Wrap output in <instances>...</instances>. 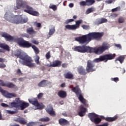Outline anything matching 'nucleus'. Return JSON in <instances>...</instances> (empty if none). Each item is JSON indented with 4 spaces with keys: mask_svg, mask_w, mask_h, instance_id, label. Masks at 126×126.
Here are the masks:
<instances>
[{
    "mask_svg": "<svg viewBox=\"0 0 126 126\" xmlns=\"http://www.w3.org/2000/svg\"><path fill=\"white\" fill-rule=\"evenodd\" d=\"M1 36L2 37H3V38H5L6 41H13V40L15 39L16 42L20 47H23V48H30V47H32L36 54H39V49L38 48H37V47H36V46L32 45V44L30 43L29 41H26L21 37H13L6 32L2 33L1 34Z\"/></svg>",
    "mask_w": 126,
    "mask_h": 126,
    "instance_id": "obj_1",
    "label": "nucleus"
},
{
    "mask_svg": "<svg viewBox=\"0 0 126 126\" xmlns=\"http://www.w3.org/2000/svg\"><path fill=\"white\" fill-rule=\"evenodd\" d=\"M104 35L103 32H90L88 34L84 35L75 38V41L79 42L80 44H88L92 40H99Z\"/></svg>",
    "mask_w": 126,
    "mask_h": 126,
    "instance_id": "obj_2",
    "label": "nucleus"
},
{
    "mask_svg": "<svg viewBox=\"0 0 126 126\" xmlns=\"http://www.w3.org/2000/svg\"><path fill=\"white\" fill-rule=\"evenodd\" d=\"M115 55L114 54H106L103 56H100L99 58L95 59L94 61L89 60L87 63V65L86 67V70L88 72H91V71H95V69L94 68L95 64L94 63H99V62H103L105 61V63L108 62L109 60H113L115 58Z\"/></svg>",
    "mask_w": 126,
    "mask_h": 126,
    "instance_id": "obj_3",
    "label": "nucleus"
},
{
    "mask_svg": "<svg viewBox=\"0 0 126 126\" xmlns=\"http://www.w3.org/2000/svg\"><path fill=\"white\" fill-rule=\"evenodd\" d=\"M13 54L15 56V57H19V62L22 64H24V65H27V66H29V67H35L36 66V64L35 63H33L31 57H29L26 54H21V51L19 50H17L15 52H13Z\"/></svg>",
    "mask_w": 126,
    "mask_h": 126,
    "instance_id": "obj_4",
    "label": "nucleus"
},
{
    "mask_svg": "<svg viewBox=\"0 0 126 126\" xmlns=\"http://www.w3.org/2000/svg\"><path fill=\"white\" fill-rule=\"evenodd\" d=\"M10 107H14L19 110H24L27 107H29V103L21 100L20 98H17L11 103Z\"/></svg>",
    "mask_w": 126,
    "mask_h": 126,
    "instance_id": "obj_5",
    "label": "nucleus"
},
{
    "mask_svg": "<svg viewBox=\"0 0 126 126\" xmlns=\"http://www.w3.org/2000/svg\"><path fill=\"white\" fill-rule=\"evenodd\" d=\"M23 8H25L24 11L29 13V14H31V15H33L34 16H39V14L38 12L33 10V8L29 5H28V3L26 1L25 4H22L21 6Z\"/></svg>",
    "mask_w": 126,
    "mask_h": 126,
    "instance_id": "obj_6",
    "label": "nucleus"
},
{
    "mask_svg": "<svg viewBox=\"0 0 126 126\" xmlns=\"http://www.w3.org/2000/svg\"><path fill=\"white\" fill-rule=\"evenodd\" d=\"M29 101L33 105V110H42L45 107L42 103H38V99L36 98L29 99Z\"/></svg>",
    "mask_w": 126,
    "mask_h": 126,
    "instance_id": "obj_7",
    "label": "nucleus"
},
{
    "mask_svg": "<svg viewBox=\"0 0 126 126\" xmlns=\"http://www.w3.org/2000/svg\"><path fill=\"white\" fill-rule=\"evenodd\" d=\"M72 91L75 93L79 101H80L82 104H84V105H86V100L84 98V97H83V96H82V94H81V91H80V89H79L78 86L73 88L72 89Z\"/></svg>",
    "mask_w": 126,
    "mask_h": 126,
    "instance_id": "obj_8",
    "label": "nucleus"
},
{
    "mask_svg": "<svg viewBox=\"0 0 126 126\" xmlns=\"http://www.w3.org/2000/svg\"><path fill=\"white\" fill-rule=\"evenodd\" d=\"M110 48V44L107 42H103L101 46L96 47V55H101L103 54L105 51L108 50Z\"/></svg>",
    "mask_w": 126,
    "mask_h": 126,
    "instance_id": "obj_9",
    "label": "nucleus"
},
{
    "mask_svg": "<svg viewBox=\"0 0 126 126\" xmlns=\"http://www.w3.org/2000/svg\"><path fill=\"white\" fill-rule=\"evenodd\" d=\"M88 117L90 119L91 122L94 123L96 125L99 124V123L101 122V119L99 118V116L94 113H89Z\"/></svg>",
    "mask_w": 126,
    "mask_h": 126,
    "instance_id": "obj_10",
    "label": "nucleus"
},
{
    "mask_svg": "<svg viewBox=\"0 0 126 126\" xmlns=\"http://www.w3.org/2000/svg\"><path fill=\"white\" fill-rule=\"evenodd\" d=\"M82 20H79L75 22V25H66L65 27L68 30H76V29H77V28H79V26H80V24L82 23Z\"/></svg>",
    "mask_w": 126,
    "mask_h": 126,
    "instance_id": "obj_11",
    "label": "nucleus"
},
{
    "mask_svg": "<svg viewBox=\"0 0 126 126\" xmlns=\"http://www.w3.org/2000/svg\"><path fill=\"white\" fill-rule=\"evenodd\" d=\"M96 52H97L96 47L93 48L87 46H84V53H94L95 55H97Z\"/></svg>",
    "mask_w": 126,
    "mask_h": 126,
    "instance_id": "obj_12",
    "label": "nucleus"
},
{
    "mask_svg": "<svg viewBox=\"0 0 126 126\" xmlns=\"http://www.w3.org/2000/svg\"><path fill=\"white\" fill-rule=\"evenodd\" d=\"M21 19V15H14L12 20H10L11 23H15V24H21L20 21Z\"/></svg>",
    "mask_w": 126,
    "mask_h": 126,
    "instance_id": "obj_13",
    "label": "nucleus"
},
{
    "mask_svg": "<svg viewBox=\"0 0 126 126\" xmlns=\"http://www.w3.org/2000/svg\"><path fill=\"white\" fill-rule=\"evenodd\" d=\"M14 15L12 14V13L9 10H8L6 12L4 15V18L9 22H10V20H12V18H13Z\"/></svg>",
    "mask_w": 126,
    "mask_h": 126,
    "instance_id": "obj_14",
    "label": "nucleus"
},
{
    "mask_svg": "<svg viewBox=\"0 0 126 126\" xmlns=\"http://www.w3.org/2000/svg\"><path fill=\"white\" fill-rule=\"evenodd\" d=\"M26 3V1H23L22 0H16V6L14 7L15 10H17V9H20L21 8V5L23 4H25Z\"/></svg>",
    "mask_w": 126,
    "mask_h": 126,
    "instance_id": "obj_15",
    "label": "nucleus"
},
{
    "mask_svg": "<svg viewBox=\"0 0 126 126\" xmlns=\"http://www.w3.org/2000/svg\"><path fill=\"white\" fill-rule=\"evenodd\" d=\"M72 50L75 52L84 53V46H74L72 47Z\"/></svg>",
    "mask_w": 126,
    "mask_h": 126,
    "instance_id": "obj_16",
    "label": "nucleus"
},
{
    "mask_svg": "<svg viewBox=\"0 0 126 126\" xmlns=\"http://www.w3.org/2000/svg\"><path fill=\"white\" fill-rule=\"evenodd\" d=\"M86 111H87V109L84 108V107H83V105H81L79 108V112H78L79 116H80V117H83V116L85 115Z\"/></svg>",
    "mask_w": 126,
    "mask_h": 126,
    "instance_id": "obj_17",
    "label": "nucleus"
},
{
    "mask_svg": "<svg viewBox=\"0 0 126 126\" xmlns=\"http://www.w3.org/2000/svg\"><path fill=\"white\" fill-rule=\"evenodd\" d=\"M46 112L50 115V116H55V113L54 109H53V107L52 105H48L47 108L45 109Z\"/></svg>",
    "mask_w": 126,
    "mask_h": 126,
    "instance_id": "obj_18",
    "label": "nucleus"
},
{
    "mask_svg": "<svg viewBox=\"0 0 126 126\" xmlns=\"http://www.w3.org/2000/svg\"><path fill=\"white\" fill-rule=\"evenodd\" d=\"M14 121H15V122H18V123L22 124V125H25V124L27 123L24 118L20 117H18L17 118H15Z\"/></svg>",
    "mask_w": 126,
    "mask_h": 126,
    "instance_id": "obj_19",
    "label": "nucleus"
},
{
    "mask_svg": "<svg viewBox=\"0 0 126 126\" xmlns=\"http://www.w3.org/2000/svg\"><path fill=\"white\" fill-rule=\"evenodd\" d=\"M3 96L6 98H13V97H16L17 95L15 93H8L7 92L5 91L3 94Z\"/></svg>",
    "mask_w": 126,
    "mask_h": 126,
    "instance_id": "obj_20",
    "label": "nucleus"
},
{
    "mask_svg": "<svg viewBox=\"0 0 126 126\" xmlns=\"http://www.w3.org/2000/svg\"><path fill=\"white\" fill-rule=\"evenodd\" d=\"M62 64V62L59 61H55L53 63H50L49 66L52 67H56L57 66H60Z\"/></svg>",
    "mask_w": 126,
    "mask_h": 126,
    "instance_id": "obj_21",
    "label": "nucleus"
},
{
    "mask_svg": "<svg viewBox=\"0 0 126 126\" xmlns=\"http://www.w3.org/2000/svg\"><path fill=\"white\" fill-rule=\"evenodd\" d=\"M48 84H51L50 82L47 80H43L38 84V86H39V87H45V86H47Z\"/></svg>",
    "mask_w": 126,
    "mask_h": 126,
    "instance_id": "obj_22",
    "label": "nucleus"
},
{
    "mask_svg": "<svg viewBox=\"0 0 126 126\" xmlns=\"http://www.w3.org/2000/svg\"><path fill=\"white\" fill-rule=\"evenodd\" d=\"M59 124L61 125V126H67L68 125H69L68 121L64 119H61L59 120Z\"/></svg>",
    "mask_w": 126,
    "mask_h": 126,
    "instance_id": "obj_23",
    "label": "nucleus"
},
{
    "mask_svg": "<svg viewBox=\"0 0 126 126\" xmlns=\"http://www.w3.org/2000/svg\"><path fill=\"white\" fill-rule=\"evenodd\" d=\"M64 76L67 79H73V74L70 72H68L64 74Z\"/></svg>",
    "mask_w": 126,
    "mask_h": 126,
    "instance_id": "obj_24",
    "label": "nucleus"
},
{
    "mask_svg": "<svg viewBox=\"0 0 126 126\" xmlns=\"http://www.w3.org/2000/svg\"><path fill=\"white\" fill-rule=\"evenodd\" d=\"M0 48H2V49H4V50H6V51H7V52H9V51H10L8 45L5 44V43H2L0 42Z\"/></svg>",
    "mask_w": 126,
    "mask_h": 126,
    "instance_id": "obj_25",
    "label": "nucleus"
},
{
    "mask_svg": "<svg viewBox=\"0 0 126 126\" xmlns=\"http://www.w3.org/2000/svg\"><path fill=\"white\" fill-rule=\"evenodd\" d=\"M58 95L60 98H65L66 97V93L63 91H60L58 92Z\"/></svg>",
    "mask_w": 126,
    "mask_h": 126,
    "instance_id": "obj_26",
    "label": "nucleus"
},
{
    "mask_svg": "<svg viewBox=\"0 0 126 126\" xmlns=\"http://www.w3.org/2000/svg\"><path fill=\"white\" fill-rule=\"evenodd\" d=\"M56 32V29H55V26H51L49 28V36H52L54 35V33Z\"/></svg>",
    "mask_w": 126,
    "mask_h": 126,
    "instance_id": "obj_27",
    "label": "nucleus"
},
{
    "mask_svg": "<svg viewBox=\"0 0 126 126\" xmlns=\"http://www.w3.org/2000/svg\"><path fill=\"white\" fill-rule=\"evenodd\" d=\"M78 70L79 74H82L83 75H85V74H86V71H85V69L82 67H79L78 69Z\"/></svg>",
    "mask_w": 126,
    "mask_h": 126,
    "instance_id": "obj_28",
    "label": "nucleus"
},
{
    "mask_svg": "<svg viewBox=\"0 0 126 126\" xmlns=\"http://www.w3.org/2000/svg\"><path fill=\"white\" fill-rule=\"evenodd\" d=\"M118 119V116H115L113 117H108L106 118V120L107 122H114V121H116V120Z\"/></svg>",
    "mask_w": 126,
    "mask_h": 126,
    "instance_id": "obj_29",
    "label": "nucleus"
},
{
    "mask_svg": "<svg viewBox=\"0 0 126 126\" xmlns=\"http://www.w3.org/2000/svg\"><path fill=\"white\" fill-rule=\"evenodd\" d=\"M27 32L30 35H32V34H35V31H34L32 28H29L27 29Z\"/></svg>",
    "mask_w": 126,
    "mask_h": 126,
    "instance_id": "obj_30",
    "label": "nucleus"
},
{
    "mask_svg": "<svg viewBox=\"0 0 126 126\" xmlns=\"http://www.w3.org/2000/svg\"><path fill=\"white\" fill-rule=\"evenodd\" d=\"M28 21V18L27 17L22 18V16H21V24H23L24 23H26Z\"/></svg>",
    "mask_w": 126,
    "mask_h": 126,
    "instance_id": "obj_31",
    "label": "nucleus"
},
{
    "mask_svg": "<svg viewBox=\"0 0 126 126\" xmlns=\"http://www.w3.org/2000/svg\"><path fill=\"white\" fill-rule=\"evenodd\" d=\"M95 10V8L94 7H92L91 8H89L86 11V14H89V13H91V12H93Z\"/></svg>",
    "mask_w": 126,
    "mask_h": 126,
    "instance_id": "obj_32",
    "label": "nucleus"
},
{
    "mask_svg": "<svg viewBox=\"0 0 126 126\" xmlns=\"http://www.w3.org/2000/svg\"><path fill=\"white\" fill-rule=\"evenodd\" d=\"M87 1V5L90 6L95 3V0H86Z\"/></svg>",
    "mask_w": 126,
    "mask_h": 126,
    "instance_id": "obj_33",
    "label": "nucleus"
},
{
    "mask_svg": "<svg viewBox=\"0 0 126 126\" xmlns=\"http://www.w3.org/2000/svg\"><path fill=\"white\" fill-rule=\"evenodd\" d=\"M13 85L14 84H12V83L6 82L5 83L4 86L6 87H8L9 88H12V87H13Z\"/></svg>",
    "mask_w": 126,
    "mask_h": 126,
    "instance_id": "obj_34",
    "label": "nucleus"
},
{
    "mask_svg": "<svg viewBox=\"0 0 126 126\" xmlns=\"http://www.w3.org/2000/svg\"><path fill=\"white\" fill-rule=\"evenodd\" d=\"M34 62L36 63V64H40V61H39V60H40V57L38 55H35L34 57Z\"/></svg>",
    "mask_w": 126,
    "mask_h": 126,
    "instance_id": "obj_35",
    "label": "nucleus"
},
{
    "mask_svg": "<svg viewBox=\"0 0 126 126\" xmlns=\"http://www.w3.org/2000/svg\"><path fill=\"white\" fill-rule=\"evenodd\" d=\"M49 8L53 9V10L54 11H56V10H57L58 7H57V5H54L53 4H50L49 5Z\"/></svg>",
    "mask_w": 126,
    "mask_h": 126,
    "instance_id": "obj_36",
    "label": "nucleus"
},
{
    "mask_svg": "<svg viewBox=\"0 0 126 126\" xmlns=\"http://www.w3.org/2000/svg\"><path fill=\"white\" fill-rule=\"evenodd\" d=\"M11 103L12 102L10 103L9 105L2 103L1 104V106H2V107H4V108H8V107H9L10 108H13V107H10Z\"/></svg>",
    "mask_w": 126,
    "mask_h": 126,
    "instance_id": "obj_37",
    "label": "nucleus"
},
{
    "mask_svg": "<svg viewBox=\"0 0 126 126\" xmlns=\"http://www.w3.org/2000/svg\"><path fill=\"white\" fill-rule=\"evenodd\" d=\"M39 121H40V122H49V121H50V118H49V117L41 118L39 119Z\"/></svg>",
    "mask_w": 126,
    "mask_h": 126,
    "instance_id": "obj_38",
    "label": "nucleus"
},
{
    "mask_svg": "<svg viewBox=\"0 0 126 126\" xmlns=\"http://www.w3.org/2000/svg\"><path fill=\"white\" fill-rule=\"evenodd\" d=\"M38 124V122H30L27 124V126H36Z\"/></svg>",
    "mask_w": 126,
    "mask_h": 126,
    "instance_id": "obj_39",
    "label": "nucleus"
},
{
    "mask_svg": "<svg viewBox=\"0 0 126 126\" xmlns=\"http://www.w3.org/2000/svg\"><path fill=\"white\" fill-rule=\"evenodd\" d=\"M124 57H120L118 58L117 60L115 61V62H118V61H119V62H120L121 63H123V62H124Z\"/></svg>",
    "mask_w": 126,
    "mask_h": 126,
    "instance_id": "obj_40",
    "label": "nucleus"
},
{
    "mask_svg": "<svg viewBox=\"0 0 126 126\" xmlns=\"http://www.w3.org/2000/svg\"><path fill=\"white\" fill-rule=\"evenodd\" d=\"M5 113L6 114H11V115H12L13 114H16V111H12L10 110H5Z\"/></svg>",
    "mask_w": 126,
    "mask_h": 126,
    "instance_id": "obj_41",
    "label": "nucleus"
},
{
    "mask_svg": "<svg viewBox=\"0 0 126 126\" xmlns=\"http://www.w3.org/2000/svg\"><path fill=\"white\" fill-rule=\"evenodd\" d=\"M73 21H74V19H67L65 21L64 23L65 24H68V23H70V22H73Z\"/></svg>",
    "mask_w": 126,
    "mask_h": 126,
    "instance_id": "obj_42",
    "label": "nucleus"
},
{
    "mask_svg": "<svg viewBox=\"0 0 126 126\" xmlns=\"http://www.w3.org/2000/svg\"><path fill=\"white\" fill-rule=\"evenodd\" d=\"M95 25H99L100 24H102L101 23V20L100 19H97L94 22Z\"/></svg>",
    "mask_w": 126,
    "mask_h": 126,
    "instance_id": "obj_43",
    "label": "nucleus"
},
{
    "mask_svg": "<svg viewBox=\"0 0 126 126\" xmlns=\"http://www.w3.org/2000/svg\"><path fill=\"white\" fill-rule=\"evenodd\" d=\"M115 1H116V0H107L105 1V3L107 4H110V3H113Z\"/></svg>",
    "mask_w": 126,
    "mask_h": 126,
    "instance_id": "obj_44",
    "label": "nucleus"
},
{
    "mask_svg": "<svg viewBox=\"0 0 126 126\" xmlns=\"http://www.w3.org/2000/svg\"><path fill=\"white\" fill-rule=\"evenodd\" d=\"M80 5H82L83 6H85V5H87V2L86 0V1H81L80 2Z\"/></svg>",
    "mask_w": 126,
    "mask_h": 126,
    "instance_id": "obj_45",
    "label": "nucleus"
},
{
    "mask_svg": "<svg viewBox=\"0 0 126 126\" xmlns=\"http://www.w3.org/2000/svg\"><path fill=\"white\" fill-rule=\"evenodd\" d=\"M31 42L33 44H34L35 45H38L39 44V42H38L37 40H36L34 39H31Z\"/></svg>",
    "mask_w": 126,
    "mask_h": 126,
    "instance_id": "obj_46",
    "label": "nucleus"
},
{
    "mask_svg": "<svg viewBox=\"0 0 126 126\" xmlns=\"http://www.w3.org/2000/svg\"><path fill=\"white\" fill-rule=\"evenodd\" d=\"M121 9V8L120 7H116L115 8H113L112 9V11L113 12H115V11H119Z\"/></svg>",
    "mask_w": 126,
    "mask_h": 126,
    "instance_id": "obj_47",
    "label": "nucleus"
},
{
    "mask_svg": "<svg viewBox=\"0 0 126 126\" xmlns=\"http://www.w3.org/2000/svg\"><path fill=\"white\" fill-rule=\"evenodd\" d=\"M111 81H114V82H118L119 81V78L116 77V78H111Z\"/></svg>",
    "mask_w": 126,
    "mask_h": 126,
    "instance_id": "obj_48",
    "label": "nucleus"
},
{
    "mask_svg": "<svg viewBox=\"0 0 126 126\" xmlns=\"http://www.w3.org/2000/svg\"><path fill=\"white\" fill-rule=\"evenodd\" d=\"M82 27L83 29H85L86 30L90 29V27H89V26H86V25H83Z\"/></svg>",
    "mask_w": 126,
    "mask_h": 126,
    "instance_id": "obj_49",
    "label": "nucleus"
},
{
    "mask_svg": "<svg viewBox=\"0 0 126 126\" xmlns=\"http://www.w3.org/2000/svg\"><path fill=\"white\" fill-rule=\"evenodd\" d=\"M43 95H44V94H43L42 93H39V94L37 95V98H38V99H41V98H42V97H43Z\"/></svg>",
    "mask_w": 126,
    "mask_h": 126,
    "instance_id": "obj_50",
    "label": "nucleus"
},
{
    "mask_svg": "<svg viewBox=\"0 0 126 126\" xmlns=\"http://www.w3.org/2000/svg\"><path fill=\"white\" fill-rule=\"evenodd\" d=\"M4 67H6L5 64L3 63H0V68H4Z\"/></svg>",
    "mask_w": 126,
    "mask_h": 126,
    "instance_id": "obj_51",
    "label": "nucleus"
},
{
    "mask_svg": "<svg viewBox=\"0 0 126 126\" xmlns=\"http://www.w3.org/2000/svg\"><path fill=\"white\" fill-rule=\"evenodd\" d=\"M118 21H119V23H123V22H124V18H123V17L119 18Z\"/></svg>",
    "mask_w": 126,
    "mask_h": 126,
    "instance_id": "obj_52",
    "label": "nucleus"
},
{
    "mask_svg": "<svg viewBox=\"0 0 126 126\" xmlns=\"http://www.w3.org/2000/svg\"><path fill=\"white\" fill-rule=\"evenodd\" d=\"M34 25L36 26V27H41V23H37V22H34Z\"/></svg>",
    "mask_w": 126,
    "mask_h": 126,
    "instance_id": "obj_53",
    "label": "nucleus"
},
{
    "mask_svg": "<svg viewBox=\"0 0 126 126\" xmlns=\"http://www.w3.org/2000/svg\"><path fill=\"white\" fill-rule=\"evenodd\" d=\"M17 74H18V75H21V74H22V72H21V70H20V69H17Z\"/></svg>",
    "mask_w": 126,
    "mask_h": 126,
    "instance_id": "obj_54",
    "label": "nucleus"
},
{
    "mask_svg": "<svg viewBox=\"0 0 126 126\" xmlns=\"http://www.w3.org/2000/svg\"><path fill=\"white\" fill-rule=\"evenodd\" d=\"M107 20L106 19L102 18L100 19V22L102 23H105V22H107Z\"/></svg>",
    "mask_w": 126,
    "mask_h": 126,
    "instance_id": "obj_55",
    "label": "nucleus"
},
{
    "mask_svg": "<svg viewBox=\"0 0 126 126\" xmlns=\"http://www.w3.org/2000/svg\"><path fill=\"white\" fill-rule=\"evenodd\" d=\"M46 57L47 59H50V58H51V55H50V52H48L46 54Z\"/></svg>",
    "mask_w": 126,
    "mask_h": 126,
    "instance_id": "obj_56",
    "label": "nucleus"
},
{
    "mask_svg": "<svg viewBox=\"0 0 126 126\" xmlns=\"http://www.w3.org/2000/svg\"><path fill=\"white\" fill-rule=\"evenodd\" d=\"M12 88H13L14 89H15V90H18V87H17V86H16V85H13V87H12Z\"/></svg>",
    "mask_w": 126,
    "mask_h": 126,
    "instance_id": "obj_57",
    "label": "nucleus"
},
{
    "mask_svg": "<svg viewBox=\"0 0 126 126\" xmlns=\"http://www.w3.org/2000/svg\"><path fill=\"white\" fill-rule=\"evenodd\" d=\"M117 16H118V14H112L111 15V17H112V18H116V17H117Z\"/></svg>",
    "mask_w": 126,
    "mask_h": 126,
    "instance_id": "obj_58",
    "label": "nucleus"
},
{
    "mask_svg": "<svg viewBox=\"0 0 126 126\" xmlns=\"http://www.w3.org/2000/svg\"><path fill=\"white\" fill-rule=\"evenodd\" d=\"M4 84L5 83L1 81V80H0V85H1V86H4Z\"/></svg>",
    "mask_w": 126,
    "mask_h": 126,
    "instance_id": "obj_59",
    "label": "nucleus"
},
{
    "mask_svg": "<svg viewBox=\"0 0 126 126\" xmlns=\"http://www.w3.org/2000/svg\"><path fill=\"white\" fill-rule=\"evenodd\" d=\"M22 37H26V38H29V35L27 34H22Z\"/></svg>",
    "mask_w": 126,
    "mask_h": 126,
    "instance_id": "obj_60",
    "label": "nucleus"
},
{
    "mask_svg": "<svg viewBox=\"0 0 126 126\" xmlns=\"http://www.w3.org/2000/svg\"><path fill=\"white\" fill-rule=\"evenodd\" d=\"M0 92L2 93V94L3 95V93L5 92V91H4L3 90H2V89H1V87H0Z\"/></svg>",
    "mask_w": 126,
    "mask_h": 126,
    "instance_id": "obj_61",
    "label": "nucleus"
},
{
    "mask_svg": "<svg viewBox=\"0 0 126 126\" xmlns=\"http://www.w3.org/2000/svg\"><path fill=\"white\" fill-rule=\"evenodd\" d=\"M10 126H19V125L16 124H12L10 125Z\"/></svg>",
    "mask_w": 126,
    "mask_h": 126,
    "instance_id": "obj_62",
    "label": "nucleus"
},
{
    "mask_svg": "<svg viewBox=\"0 0 126 126\" xmlns=\"http://www.w3.org/2000/svg\"><path fill=\"white\" fill-rule=\"evenodd\" d=\"M5 60L4 59H2V58H0V63H4Z\"/></svg>",
    "mask_w": 126,
    "mask_h": 126,
    "instance_id": "obj_63",
    "label": "nucleus"
},
{
    "mask_svg": "<svg viewBox=\"0 0 126 126\" xmlns=\"http://www.w3.org/2000/svg\"><path fill=\"white\" fill-rule=\"evenodd\" d=\"M18 79L19 81H23L24 80V78H20Z\"/></svg>",
    "mask_w": 126,
    "mask_h": 126,
    "instance_id": "obj_64",
    "label": "nucleus"
}]
</instances>
